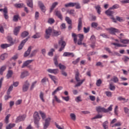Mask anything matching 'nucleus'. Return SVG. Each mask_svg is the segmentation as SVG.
Listing matches in <instances>:
<instances>
[{
    "label": "nucleus",
    "instance_id": "56",
    "mask_svg": "<svg viewBox=\"0 0 129 129\" xmlns=\"http://www.w3.org/2000/svg\"><path fill=\"white\" fill-rule=\"evenodd\" d=\"M111 81H113L114 83H116L117 82H118V78L116 76H114L113 79L111 80Z\"/></svg>",
    "mask_w": 129,
    "mask_h": 129
},
{
    "label": "nucleus",
    "instance_id": "48",
    "mask_svg": "<svg viewBox=\"0 0 129 129\" xmlns=\"http://www.w3.org/2000/svg\"><path fill=\"white\" fill-rule=\"evenodd\" d=\"M58 67L60 70H65V69H66V67L61 63L58 64Z\"/></svg>",
    "mask_w": 129,
    "mask_h": 129
},
{
    "label": "nucleus",
    "instance_id": "8",
    "mask_svg": "<svg viewBox=\"0 0 129 129\" xmlns=\"http://www.w3.org/2000/svg\"><path fill=\"white\" fill-rule=\"evenodd\" d=\"M30 39V37H28L27 38L25 39H24L22 40L19 46H18V50H22L23 49V47L25 46V44H26V42Z\"/></svg>",
    "mask_w": 129,
    "mask_h": 129
},
{
    "label": "nucleus",
    "instance_id": "38",
    "mask_svg": "<svg viewBox=\"0 0 129 129\" xmlns=\"http://www.w3.org/2000/svg\"><path fill=\"white\" fill-rule=\"evenodd\" d=\"M102 126L104 129H108V121H104L102 124Z\"/></svg>",
    "mask_w": 129,
    "mask_h": 129
},
{
    "label": "nucleus",
    "instance_id": "23",
    "mask_svg": "<svg viewBox=\"0 0 129 129\" xmlns=\"http://www.w3.org/2000/svg\"><path fill=\"white\" fill-rule=\"evenodd\" d=\"M25 118H26L25 115L19 116L17 117L16 122H20V121H23V120H25Z\"/></svg>",
    "mask_w": 129,
    "mask_h": 129
},
{
    "label": "nucleus",
    "instance_id": "64",
    "mask_svg": "<svg viewBox=\"0 0 129 129\" xmlns=\"http://www.w3.org/2000/svg\"><path fill=\"white\" fill-rule=\"evenodd\" d=\"M101 83H102V81H101V80L99 79L97 81L96 84L97 86L99 87L100 85H101Z\"/></svg>",
    "mask_w": 129,
    "mask_h": 129
},
{
    "label": "nucleus",
    "instance_id": "36",
    "mask_svg": "<svg viewBox=\"0 0 129 129\" xmlns=\"http://www.w3.org/2000/svg\"><path fill=\"white\" fill-rule=\"evenodd\" d=\"M58 5V3L57 2H54L52 4L51 8H50V13H51V12L56 8V6Z\"/></svg>",
    "mask_w": 129,
    "mask_h": 129
},
{
    "label": "nucleus",
    "instance_id": "49",
    "mask_svg": "<svg viewBox=\"0 0 129 129\" xmlns=\"http://www.w3.org/2000/svg\"><path fill=\"white\" fill-rule=\"evenodd\" d=\"M40 37H41V36L40 35V33H36V34L32 36V38L33 39H38V38H40Z\"/></svg>",
    "mask_w": 129,
    "mask_h": 129
},
{
    "label": "nucleus",
    "instance_id": "29",
    "mask_svg": "<svg viewBox=\"0 0 129 129\" xmlns=\"http://www.w3.org/2000/svg\"><path fill=\"white\" fill-rule=\"evenodd\" d=\"M63 87L61 86H59L57 87L52 93V95H55L58 92V91H60V90H62Z\"/></svg>",
    "mask_w": 129,
    "mask_h": 129
},
{
    "label": "nucleus",
    "instance_id": "55",
    "mask_svg": "<svg viewBox=\"0 0 129 129\" xmlns=\"http://www.w3.org/2000/svg\"><path fill=\"white\" fill-rule=\"evenodd\" d=\"M70 116L73 120H76V115H75V114L71 113Z\"/></svg>",
    "mask_w": 129,
    "mask_h": 129
},
{
    "label": "nucleus",
    "instance_id": "58",
    "mask_svg": "<svg viewBox=\"0 0 129 129\" xmlns=\"http://www.w3.org/2000/svg\"><path fill=\"white\" fill-rule=\"evenodd\" d=\"M102 117V115L98 114L96 115L95 117L92 118V120L93 119H97V118H101Z\"/></svg>",
    "mask_w": 129,
    "mask_h": 129
},
{
    "label": "nucleus",
    "instance_id": "31",
    "mask_svg": "<svg viewBox=\"0 0 129 129\" xmlns=\"http://www.w3.org/2000/svg\"><path fill=\"white\" fill-rule=\"evenodd\" d=\"M29 36V32L28 31H24L21 33V37L22 39H24L26 37H28Z\"/></svg>",
    "mask_w": 129,
    "mask_h": 129
},
{
    "label": "nucleus",
    "instance_id": "19",
    "mask_svg": "<svg viewBox=\"0 0 129 129\" xmlns=\"http://www.w3.org/2000/svg\"><path fill=\"white\" fill-rule=\"evenodd\" d=\"M33 61H34V60L33 59L26 60L23 63L22 66L21 67V68H25L26 66H28L29 64H31V62H33Z\"/></svg>",
    "mask_w": 129,
    "mask_h": 129
},
{
    "label": "nucleus",
    "instance_id": "24",
    "mask_svg": "<svg viewBox=\"0 0 129 129\" xmlns=\"http://www.w3.org/2000/svg\"><path fill=\"white\" fill-rule=\"evenodd\" d=\"M13 74H14V72H13V71L11 70H8L7 76H6L7 79H10V78H11Z\"/></svg>",
    "mask_w": 129,
    "mask_h": 129
},
{
    "label": "nucleus",
    "instance_id": "28",
    "mask_svg": "<svg viewBox=\"0 0 129 129\" xmlns=\"http://www.w3.org/2000/svg\"><path fill=\"white\" fill-rule=\"evenodd\" d=\"M60 35H61V32L54 30H52V36H54V37H57V36H59Z\"/></svg>",
    "mask_w": 129,
    "mask_h": 129
},
{
    "label": "nucleus",
    "instance_id": "1",
    "mask_svg": "<svg viewBox=\"0 0 129 129\" xmlns=\"http://www.w3.org/2000/svg\"><path fill=\"white\" fill-rule=\"evenodd\" d=\"M79 40L77 42V35L75 33H72V37L74 38V42L75 44H78L79 46L82 45V41L84 39V35L83 34H80L78 35Z\"/></svg>",
    "mask_w": 129,
    "mask_h": 129
},
{
    "label": "nucleus",
    "instance_id": "30",
    "mask_svg": "<svg viewBox=\"0 0 129 129\" xmlns=\"http://www.w3.org/2000/svg\"><path fill=\"white\" fill-rule=\"evenodd\" d=\"M63 87L61 86H59L57 87L52 93V95H55L58 92V91H60V90H62Z\"/></svg>",
    "mask_w": 129,
    "mask_h": 129
},
{
    "label": "nucleus",
    "instance_id": "51",
    "mask_svg": "<svg viewBox=\"0 0 129 129\" xmlns=\"http://www.w3.org/2000/svg\"><path fill=\"white\" fill-rule=\"evenodd\" d=\"M75 101H76V102H81V101H82V99H81V96H79L77 97L75 99Z\"/></svg>",
    "mask_w": 129,
    "mask_h": 129
},
{
    "label": "nucleus",
    "instance_id": "33",
    "mask_svg": "<svg viewBox=\"0 0 129 129\" xmlns=\"http://www.w3.org/2000/svg\"><path fill=\"white\" fill-rule=\"evenodd\" d=\"M10 117H11V114H10L7 115L6 116L4 121H5V123H6V124H8L10 122V120H9Z\"/></svg>",
    "mask_w": 129,
    "mask_h": 129
},
{
    "label": "nucleus",
    "instance_id": "50",
    "mask_svg": "<svg viewBox=\"0 0 129 129\" xmlns=\"http://www.w3.org/2000/svg\"><path fill=\"white\" fill-rule=\"evenodd\" d=\"M7 95L5 96V100H9L10 98H12V96H11V94L7 93Z\"/></svg>",
    "mask_w": 129,
    "mask_h": 129
},
{
    "label": "nucleus",
    "instance_id": "52",
    "mask_svg": "<svg viewBox=\"0 0 129 129\" xmlns=\"http://www.w3.org/2000/svg\"><path fill=\"white\" fill-rule=\"evenodd\" d=\"M66 21L69 25L72 24V21H71L70 18L68 17H66Z\"/></svg>",
    "mask_w": 129,
    "mask_h": 129
},
{
    "label": "nucleus",
    "instance_id": "57",
    "mask_svg": "<svg viewBox=\"0 0 129 129\" xmlns=\"http://www.w3.org/2000/svg\"><path fill=\"white\" fill-rule=\"evenodd\" d=\"M105 94L108 97H111V96H112V93L111 92L106 91L105 92Z\"/></svg>",
    "mask_w": 129,
    "mask_h": 129
},
{
    "label": "nucleus",
    "instance_id": "60",
    "mask_svg": "<svg viewBox=\"0 0 129 129\" xmlns=\"http://www.w3.org/2000/svg\"><path fill=\"white\" fill-rule=\"evenodd\" d=\"M15 8H23V7H24V4H15Z\"/></svg>",
    "mask_w": 129,
    "mask_h": 129
},
{
    "label": "nucleus",
    "instance_id": "7",
    "mask_svg": "<svg viewBox=\"0 0 129 129\" xmlns=\"http://www.w3.org/2000/svg\"><path fill=\"white\" fill-rule=\"evenodd\" d=\"M58 45L60 46V47L59 49V52H62L63 49H65V47L66 46V42L63 40V38H61L60 40L58 41Z\"/></svg>",
    "mask_w": 129,
    "mask_h": 129
},
{
    "label": "nucleus",
    "instance_id": "3",
    "mask_svg": "<svg viewBox=\"0 0 129 129\" xmlns=\"http://www.w3.org/2000/svg\"><path fill=\"white\" fill-rule=\"evenodd\" d=\"M33 118L34 120V123L36 125V127L38 128V127H40V119H41V118H40V116H39V113L38 112H35L34 113L33 115Z\"/></svg>",
    "mask_w": 129,
    "mask_h": 129
},
{
    "label": "nucleus",
    "instance_id": "45",
    "mask_svg": "<svg viewBox=\"0 0 129 129\" xmlns=\"http://www.w3.org/2000/svg\"><path fill=\"white\" fill-rule=\"evenodd\" d=\"M39 113L42 118V119H45L46 118V114L43 112L42 111H39Z\"/></svg>",
    "mask_w": 129,
    "mask_h": 129
},
{
    "label": "nucleus",
    "instance_id": "32",
    "mask_svg": "<svg viewBox=\"0 0 129 129\" xmlns=\"http://www.w3.org/2000/svg\"><path fill=\"white\" fill-rule=\"evenodd\" d=\"M49 77H50V78L51 79V80H52V81H53L54 83L55 84H56V83H57V82H56V80H58V79H57V78H56V77L52 76L51 75H48Z\"/></svg>",
    "mask_w": 129,
    "mask_h": 129
},
{
    "label": "nucleus",
    "instance_id": "41",
    "mask_svg": "<svg viewBox=\"0 0 129 129\" xmlns=\"http://www.w3.org/2000/svg\"><path fill=\"white\" fill-rule=\"evenodd\" d=\"M8 57L7 53H4L0 56V60H4L6 58Z\"/></svg>",
    "mask_w": 129,
    "mask_h": 129
},
{
    "label": "nucleus",
    "instance_id": "10",
    "mask_svg": "<svg viewBox=\"0 0 129 129\" xmlns=\"http://www.w3.org/2000/svg\"><path fill=\"white\" fill-rule=\"evenodd\" d=\"M29 86L30 83H29V82H28V81H26L22 88L23 92H26V91H28Z\"/></svg>",
    "mask_w": 129,
    "mask_h": 129
},
{
    "label": "nucleus",
    "instance_id": "20",
    "mask_svg": "<svg viewBox=\"0 0 129 129\" xmlns=\"http://www.w3.org/2000/svg\"><path fill=\"white\" fill-rule=\"evenodd\" d=\"M4 17L6 20H8L9 19V15H8V8L7 7L4 8Z\"/></svg>",
    "mask_w": 129,
    "mask_h": 129
},
{
    "label": "nucleus",
    "instance_id": "47",
    "mask_svg": "<svg viewBox=\"0 0 129 129\" xmlns=\"http://www.w3.org/2000/svg\"><path fill=\"white\" fill-rule=\"evenodd\" d=\"M95 9L98 14L100 15V13H101V11L100 10H101V8H100V6H97V7H95Z\"/></svg>",
    "mask_w": 129,
    "mask_h": 129
},
{
    "label": "nucleus",
    "instance_id": "61",
    "mask_svg": "<svg viewBox=\"0 0 129 129\" xmlns=\"http://www.w3.org/2000/svg\"><path fill=\"white\" fill-rule=\"evenodd\" d=\"M90 40L92 41V42H93V44H95L96 38L94 35L91 36Z\"/></svg>",
    "mask_w": 129,
    "mask_h": 129
},
{
    "label": "nucleus",
    "instance_id": "15",
    "mask_svg": "<svg viewBox=\"0 0 129 129\" xmlns=\"http://www.w3.org/2000/svg\"><path fill=\"white\" fill-rule=\"evenodd\" d=\"M21 26H17L14 28L13 33L15 36H18V34L19 33H20V30H21Z\"/></svg>",
    "mask_w": 129,
    "mask_h": 129
},
{
    "label": "nucleus",
    "instance_id": "26",
    "mask_svg": "<svg viewBox=\"0 0 129 129\" xmlns=\"http://www.w3.org/2000/svg\"><path fill=\"white\" fill-rule=\"evenodd\" d=\"M58 58H59L58 56L54 55V57L53 58V61H54V64L56 67H58V66H59V65H58Z\"/></svg>",
    "mask_w": 129,
    "mask_h": 129
},
{
    "label": "nucleus",
    "instance_id": "5",
    "mask_svg": "<svg viewBox=\"0 0 129 129\" xmlns=\"http://www.w3.org/2000/svg\"><path fill=\"white\" fill-rule=\"evenodd\" d=\"M111 10L112 9H110V8H109L108 10L105 11V14L107 16L110 17V19H111L114 23H116V19L113 17L114 11H111Z\"/></svg>",
    "mask_w": 129,
    "mask_h": 129
},
{
    "label": "nucleus",
    "instance_id": "46",
    "mask_svg": "<svg viewBox=\"0 0 129 129\" xmlns=\"http://www.w3.org/2000/svg\"><path fill=\"white\" fill-rule=\"evenodd\" d=\"M13 88H14V86H13V85H11L9 88L7 93H8V94H11V92L13 91Z\"/></svg>",
    "mask_w": 129,
    "mask_h": 129
},
{
    "label": "nucleus",
    "instance_id": "2",
    "mask_svg": "<svg viewBox=\"0 0 129 129\" xmlns=\"http://www.w3.org/2000/svg\"><path fill=\"white\" fill-rule=\"evenodd\" d=\"M112 105H110L107 109H106L104 107H101L100 106L97 107L96 110L98 113L104 112L105 113H106L107 112H109V111H111V110H112Z\"/></svg>",
    "mask_w": 129,
    "mask_h": 129
},
{
    "label": "nucleus",
    "instance_id": "6",
    "mask_svg": "<svg viewBox=\"0 0 129 129\" xmlns=\"http://www.w3.org/2000/svg\"><path fill=\"white\" fill-rule=\"evenodd\" d=\"M53 34V30L52 29V27H49L48 28L45 30V38L46 39H49L50 38L51 35Z\"/></svg>",
    "mask_w": 129,
    "mask_h": 129
},
{
    "label": "nucleus",
    "instance_id": "39",
    "mask_svg": "<svg viewBox=\"0 0 129 129\" xmlns=\"http://www.w3.org/2000/svg\"><path fill=\"white\" fill-rule=\"evenodd\" d=\"M16 126V124L15 123H10L7 126H6V129H12L13 127Z\"/></svg>",
    "mask_w": 129,
    "mask_h": 129
},
{
    "label": "nucleus",
    "instance_id": "37",
    "mask_svg": "<svg viewBox=\"0 0 129 129\" xmlns=\"http://www.w3.org/2000/svg\"><path fill=\"white\" fill-rule=\"evenodd\" d=\"M7 69V66H3L0 69V74L1 75H3L4 74V71H5Z\"/></svg>",
    "mask_w": 129,
    "mask_h": 129
},
{
    "label": "nucleus",
    "instance_id": "53",
    "mask_svg": "<svg viewBox=\"0 0 129 129\" xmlns=\"http://www.w3.org/2000/svg\"><path fill=\"white\" fill-rule=\"evenodd\" d=\"M75 7H76V9H77V10H79L81 9V6H80V4L78 3H75Z\"/></svg>",
    "mask_w": 129,
    "mask_h": 129
},
{
    "label": "nucleus",
    "instance_id": "11",
    "mask_svg": "<svg viewBox=\"0 0 129 129\" xmlns=\"http://www.w3.org/2000/svg\"><path fill=\"white\" fill-rule=\"evenodd\" d=\"M50 121H51V118L50 117H48L45 119V123L44 124L43 129H47L48 126L50 125Z\"/></svg>",
    "mask_w": 129,
    "mask_h": 129
},
{
    "label": "nucleus",
    "instance_id": "4",
    "mask_svg": "<svg viewBox=\"0 0 129 129\" xmlns=\"http://www.w3.org/2000/svg\"><path fill=\"white\" fill-rule=\"evenodd\" d=\"M79 72L77 71L75 75V80L77 82H78L76 85L75 86V87H78V86H80L84 81H85V79H83L82 80H80V78H79Z\"/></svg>",
    "mask_w": 129,
    "mask_h": 129
},
{
    "label": "nucleus",
    "instance_id": "44",
    "mask_svg": "<svg viewBox=\"0 0 129 129\" xmlns=\"http://www.w3.org/2000/svg\"><path fill=\"white\" fill-rule=\"evenodd\" d=\"M53 52H55V49H54V48H51L50 51L48 53V56H50V57L53 56V55H54V53H53Z\"/></svg>",
    "mask_w": 129,
    "mask_h": 129
},
{
    "label": "nucleus",
    "instance_id": "59",
    "mask_svg": "<svg viewBox=\"0 0 129 129\" xmlns=\"http://www.w3.org/2000/svg\"><path fill=\"white\" fill-rule=\"evenodd\" d=\"M98 26V24H97V23H96V22H93L91 24L92 28H94L95 29V28H97Z\"/></svg>",
    "mask_w": 129,
    "mask_h": 129
},
{
    "label": "nucleus",
    "instance_id": "62",
    "mask_svg": "<svg viewBox=\"0 0 129 129\" xmlns=\"http://www.w3.org/2000/svg\"><path fill=\"white\" fill-rule=\"evenodd\" d=\"M90 30V27H88L87 28L86 27H84V32L85 33V34L88 33Z\"/></svg>",
    "mask_w": 129,
    "mask_h": 129
},
{
    "label": "nucleus",
    "instance_id": "27",
    "mask_svg": "<svg viewBox=\"0 0 129 129\" xmlns=\"http://www.w3.org/2000/svg\"><path fill=\"white\" fill-rule=\"evenodd\" d=\"M19 20H21V18L19 15H15L14 16L13 18V22H18Z\"/></svg>",
    "mask_w": 129,
    "mask_h": 129
},
{
    "label": "nucleus",
    "instance_id": "18",
    "mask_svg": "<svg viewBox=\"0 0 129 129\" xmlns=\"http://www.w3.org/2000/svg\"><path fill=\"white\" fill-rule=\"evenodd\" d=\"M55 16H56L59 20H61V21L63 20V17L62 16V14L60 11H55Z\"/></svg>",
    "mask_w": 129,
    "mask_h": 129
},
{
    "label": "nucleus",
    "instance_id": "25",
    "mask_svg": "<svg viewBox=\"0 0 129 129\" xmlns=\"http://www.w3.org/2000/svg\"><path fill=\"white\" fill-rule=\"evenodd\" d=\"M63 57H74V54L72 52H65L63 54Z\"/></svg>",
    "mask_w": 129,
    "mask_h": 129
},
{
    "label": "nucleus",
    "instance_id": "35",
    "mask_svg": "<svg viewBox=\"0 0 129 129\" xmlns=\"http://www.w3.org/2000/svg\"><path fill=\"white\" fill-rule=\"evenodd\" d=\"M119 39H120V42L122 43V44H128L129 43V40L127 39H121V37H118Z\"/></svg>",
    "mask_w": 129,
    "mask_h": 129
},
{
    "label": "nucleus",
    "instance_id": "22",
    "mask_svg": "<svg viewBox=\"0 0 129 129\" xmlns=\"http://www.w3.org/2000/svg\"><path fill=\"white\" fill-rule=\"evenodd\" d=\"M65 8H74L75 7V3L70 2L64 5Z\"/></svg>",
    "mask_w": 129,
    "mask_h": 129
},
{
    "label": "nucleus",
    "instance_id": "40",
    "mask_svg": "<svg viewBox=\"0 0 129 129\" xmlns=\"http://www.w3.org/2000/svg\"><path fill=\"white\" fill-rule=\"evenodd\" d=\"M37 52H38V50L35 49L32 51L31 53L30 54V57L33 58L34 56H36V54H37Z\"/></svg>",
    "mask_w": 129,
    "mask_h": 129
},
{
    "label": "nucleus",
    "instance_id": "17",
    "mask_svg": "<svg viewBox=\"0 0 129 129\" xmlns=\"http://www.w3.org/2000/svg\"><path fill=\"white\" fill-rule=\"evenodd\" d=\"M7 40L9 43H10V45H11V46L14 45V44H15V42H16V39H15L14 41H13V37H12V36H7Z\"/></svg>",
    "mask_w": 129,
    "mask_h": 129
},
{
    "label": "nucleus",
    "instance_id": "12",
    "mask_svg": "<svg viewBox=\"0 0 129 129\" xmlns=\"http://www.w3.org/2000/svg\"><path fill=\"white\" fill-rule=\"evenodd\" d=\"M47 72H49V73H51L53 74H55V75L58 74L59 73V69H49L47 70Z\"/></svg>",
    "mask_w": 129,
    "mask_h": 129
},
{
    "label": "nucleus",
    "instance_id": "54",
    "mask_svg": "<svg viewBox=\"0 0 129 129\" xmlns=\"http://www.w3.org/2000/svg\"><path fill=\"white\" fill-rule=\"evenodd\" d=\"M109 89L114 91L115 90V86H114L112 84L110 83L109 84Z\"/></svg>",
    "mask_w": 129,
    "mask_h": 129
},
{
    "label": "nucleus",
    "instance_id": "34",
    "mask_svg": "<svg viewBox=\"0 0 129 129\" xmlns=\"http://www.w3.org/2000/svg\"><path fill=\"white\" fill-rule=\"evenodd\" d=\"M27 5L29 8H33V0H27Z\"/></svg>",
    "mask_w": 129,
    "mask_h": 129
},
{
    "label": "nucleus",
    "instance_id": "9",
    "mask_svg": "<svg viewBox=\"0 0 129 129\" xmlns=\"http://www.w3.org/2000/svg\"><path fill=\"white\" fill-rule=\"evenodd\" d=\"M38 5L42 13H46V7L44 4L41 1H38Z\"/></svg>",
    "mask_w": 129,
    "mask_h": 129
},
{
    "label": "nucleus",
    "instance_id": "14",
    "mask_svg": "<svg viewBox=\"0 0 129 129\" xmlns=\"http://www.w3.org/2000/svg\"><path fill=\"white\" fill-rule=\"evenodd\" d=\"M82 29V18H80L78 20V31H81Z\"/></svg>",
    "mask_w": 129,
    "mask_h": 129
},
{
    "label": "nucleus",
    "instance_id": "43",
    "mask_svg": "<svg viewBox=\"0 0 129 129\" xmlns=\"http://www.w3.org/2000/svg\"><path fill=\"white\" fill-rule=\"evenodd\" d=\"M39 97L43 102H45V99H44V93L40 92Z\"/></svg>",
    "mask_w": 129,
    "mask_h": 129
},
{
    "label": "nucleus",
    "instance_id": "13",
    "mask_svg": "<svg viewBox=\"0 0 129 129\" xmlns=\"http://www.w3.org/2000/svg\"><path fill=\"white\" fill-rule=\"evenodd\" d=\"M108 30L111 35H115V33H118V29L114 28H109Z\"/></svg>",
    "mask_w": 129,
    "mask_h": 129
},
{
    "label": "nucleus",
    "instance_id": "42",
    "mask_svg": "<svg viewBox=\"0 0 129 129\" xmlns=\"http://www.w3.org/2000/svg\"><path fill=\"white\" fill-rule=\"evenodd\" d=\"M2 49H6L8 47H11V45L9 44H2L1 45Z\"/></svg>",
    "mask_w": 129,
    "mask_h": 129
},
{
    "label": "nucleus",
    "instance_id": "21",
    "mask_svg": "<svg viewBox=\"0 0 129 129\" xmlns=\"http://www.w3.org/2000/svg\"><path fill=\"white\" fill-rule=\"evenodd\" d=\"M31 51H32V46H29L27 50L24 53V57H28L30 55Z\"/></svg>",
    "mask_w": 129,
    "mask_h": 129
},
{
    "label": "nucleus",
    "instance_id": "63",
    "mask_svg": "<svg viewBox=\"0 0 129 129\" xmlns=\"http://www.w3.org/2000/svg\"><path fill=\"white\" fill-rule=\"evenodd\" d=\"M48 23L49 24H54L55 23V20L53 18H49L48 20Z\"/></svg>",
    "mask_w": 129,
    "mask_h": 129
},
{
    "label": "nucleus",
    "instance_id": "16",
    "mask_svg": "<svg viewBox=\"0 0 129 129\" xmlns=\"http://www.w3.org/2000/svg\"><path fill=\"white\" fill-rule=\"evenodd\" d=\"M27 76H29V72L27 71H25L21 73L20 78L21 79H24V78H25V77H27Z\"/></svg>",
    "mask_w": 129,
    "mask_h": 129
}]
</instances>
